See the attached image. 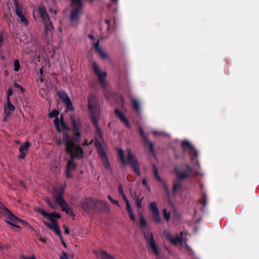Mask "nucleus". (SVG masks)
I'll return each mask as SVG.
<instances>
[{
    "label": "nucleus",
    "mask_w": 259,
    "mask_h": 259,
    "mask_svg": "<svg viewBox=\"0 0 259 259\" xmlns=\"http://www.w3.org/2000/svg\"><path fill=\"white\" fill-rule=\"evenodd\" d=\"M118 153L122 163L124 165L127 164V162L125 159L123 150L121 149H119L118 150Z\"/></svg>",
    "instance_id": "nucleus-28"
},
{
    "label": "nucleus",
    "mask_w": 259,
    "mask_h": 259,
    "mask_svg": "<svg viewBox=\"0 0 259 259\" xmlns=\"http://www.w3.org/2000/svg\"><path fill=\"white\" fill-rule=\"evenodd\" d=\"M66 176L67 178H70L72 177V176L71 175V169L67 168L66 172Z\"/></svg>",
    "instance_id": "nucleus-54"
},
{
    "label": "nucleus",
    "mask_w": 259,
    "mask_h": 259,
    "mask_svg": "<svg viewBox=\"0 0 259 259\" xmlns=\"http://www.w3.org/2000/svg\"><path fill=\"white\" fill-rule=\"evenodd\" d=\"M188 152L191 156L196 157L198 156L197 151L194 147H193L190 151H189Z\"/></svg>",
    "instance_id": "nucleus-40"
},
{
    "label": "nucleus",
    "mask_w": 259,
    "mask_h": 259,
    "mask_svg": "<svg viewBox=\"0 0 259 259\" xmlns=\"http://www.w3.org/2000/svg\"><path fill=\"white\" fill-rule=\"evenodd\" d=\"M46 202L47 203L49 206L54 209L56 208V205L53 204L49 199H47Z\"/></svg>",
    "instance_id": "nucleus-45"
},
{
    "label": "nucleus",
    "mask_w": 259,
    "mask_h": 259,
    "mask_svg": "<svg viewBox=\"0 0 259 259\" xmlns=\"http://www.w3.org/2000/svg\"><path fill=\"white\" fill-rule=\"evenodd\" d=\"M119 193L121 195L124 194L123 190L122 189V186L121 185H120L119 186Z\"/></svg>",
    "instance_id": "nucleus-59"
},
{
    "label": "nucleus",
    "mask_w": 259,
    "mask_h": 259,
    "mask_svg": "<svg viewBox=\"0 0 259 259\" xmlns=\"http://www.w3.org/2000/svg\"><path fill=\"white\" fill-rule=\"evenodd\" d=\"M14 70L16 72L20 70V65L19 61L18 60H15L14 62Z\"/></svg>",
    "instance_id": "nucleus-37"
},
{
    "label": "nucleus",
    "mask_w": 259,
    "mask_h": 259,
    "mask_svg": "<svg viewBox=\"0 0 259 259\" xmlns=\"http://www.w3.org/2000/svg\"><path fill=\"white\" fill-rule=\"evenodd\" d=\"M183 235L182 232H180V235H177L175 238H173L170 234H167L166 235V238L169 240L172 244L176 245L183 242Z\"/></svg>",
    "instance_id": "nucleus-21"
},
{
    "label": "nucleus",
    "mask_w": 259,
    "mask_h": 259,
    "mask_svg": "<svg viewBox=\"0 0 259 259\" xmlns=\"http://www.w3.org/2000/svg\"><path fill=\"white\" fill-rule=\"evenodd\" d=\"M14 87L20 89L21 93H23L24 92V89L23 88V87L16 82L14 83Z\"/></svg>",
    "instance_id": "nucleus-46"
},
{
    "label": "nucleus",
    "mask_w": 259,
    "mask_h": 259,
    "mask_svg": "<svg viewBox=\"0 0 259 259\" xmlns=\"http://www.w3.org/2000/svg\"><path fill=\"white\" fill-rule=\"evenodd\" d=\"M63 140L66 144V150L70 155L69 160L74 161L75 158L81 159L83 158L84 152L82 148L74 143V141L67 132L63 133Z\"/></svg>",
    "instance_id": "nucleus-2"
},
{
    "label": "nucleus",
    "mask_w": 259,
    "mask_h": 259,
    "mask_svg": "<svg viewBox=\"0 0 259 259\" xmlns=\"http://www.w3.org/2000/svg\"><path fill=\"white\" fill-rule=\"evenodd\" d=\"M31 146L29 142H25L19 147V151L20 154L19 156V159H24L25 158L26 153L28 152L29 148Z\"/></svg>",
    "instance_id": "nucleus-18"
},
{
    "label": "nucleus",
    "mask_w": 259,
    "mask_h": 259,
    "mask_svg": "<svg viewBox=\"0 0 259 259\" xmlns=\"http://www.w3.org/2000/svg\"><path fill=\"white\" fill-rule=\"evenodd\" d=\"M193 169L187 163L176 164L174 166V171L176 179L173 182L172 191L176 193L178 190L182 188V182L193 176Z\"/></svg>",
    "instance_id": "nucleus-1"
},
{
    "label": "nucleus",
    "mask_w": 259,
    "mask_h": 259,
    "mask_svg": "<svg viewBox=\"0 0 259 259\" xmlns=\"http://www.w3.org/2000/svg\"><path fill=\"white\" fill-rule=\"evenodd\" d=\"M147 225V222L144 217L141 215L140 220V226L141 228H145Z\"/></svg>",
    "instance_id": "nucleus-35"
},
{
    "label": "nucleus",
    "mask_w": 259,
    "mask_h": 259,
    "mask_svg": "<svg viewBox=\"0 0 259 259\" xmlns=\"http://www.w3.org/2000/svg\"><path fill=\"white\" fill-rule=\"evenodd\" d=\"M60 259H69L67 253L65 251H62V255L60 256Z\"/></svg>",
    "instance_id": "nucleus-47"
},
{
    "label": "nucleus",
    "mask_w": 259,
    "mask_h": 259,
    "mask_svg": "<svg viewBox=\"0 0 259 259\" xmlns=\"http://www.w3.org/2000/svg\"><path fill=\"white\" fill-rule=\"evenodd\" d=\"M199 203H201L204 207L207 205V196L205 193L202 194L201 198L199 199Z\"/></svg>",
    "instance_id": "nucleus-29"
},
{
    "label": "nucleus",
    "mask_w": 259,
    "mask_h": 259,
    "mask_svg": "<svg viewBox=\"0 0 259 259\" xmlns=\"http://www.w3.org/2000/svg\"><path fill=\"white\" fill-rule=\"evenodd\" d=\"M163 217L166 221L168 222L170 218V212H167V210L165 208L163 210Z\"/></svg>",
    "instance_id": "nucleus-34"
},
{
    "label": "nucleus",
    "mask_w": 259,
    "mask_h": 259,
    "mask_svg": "<svg viewBox=\"0 0 259 259\" xmlns=\"http://www.w3.org/2000/svg\"><path fill=\"white\" fill-rule=\"evenodd\" d=\"M157 181H158L161 184L164 182L165 181H164L159 176H158L157 177H156L155 178Z\"/></svg>",
    "instance_id": "nucleus-60"
},
{
    "label": "nucleus",
    "mask_w": 259,
    "mask_h": 259,
    "mask_svg": "<svg viewBox=\"0 0 259 259\" xmlns=\"http://www.w3.org/2000/svg\"><path fill=\"white\" fill-rule=\"evenodd\" d=\"M67 106V109L69 111H72L74 110V108L71 101V99L64 103Z\"/></svg>",
    "instance_id": "nucleus-31"
},
{
    "label": "nucleus",
    "mask_w": 259,
    "mask_h": 259,
    "mask_svg": "<svg viewBox=\"0 0 259 259\" xmlns=\"http://www.w3.org/2000/svg\"><path fill=\"white\" fill-rule=\"evenodd\" d=\"M132 107L136 111L137 114H140L141 112L140 103L136 99H133L132 101Z\"/></svg>",
    "instance_id": "nucleus-27"
},
{
    "label": "nucleus",
    "mask_w": 259,
    "mask_h": 259,
    "mask_svg": "<svg viewBox=\"0 0 259 259\" xmlns=\"http://www.w3.org/2000/svg\"><path fill=\"white\" fill-rule=\"evenodd\" d=\"M157 181H158L161 184L164 182L165 181H164L159 176H158L157 177H156L155 178Z\"/></svg>",
    "instance_id": "nucleus-61"
},
{
    "label": "nucleus",
    "mask_w": 259,
    "mask_h": 259,
    "mask_svg": "<svg viewBox=\"0 0 259 259\" xmlns=\"http://www.w3.org/2000/svg\"><path fill=\"white\" fill-rule=\"evenodd\" d=\"M60 122V121L59 120L58 118V117L55 118V119L54 120V124H55V125L56 126V128L57 131L58 132H61V129H60V127L59 126Z\"/></svg>",
    "instance_id": "nucleus-38"
},
{
    "label": "nucleus",
    "mask_w": 259,
    "mask_h": 259,
    "mask_svg": "<svg viewBox=\"0 0 259 259\" xmlns=\"http://www.w3.org/2000/svg\"><path fill=\"white\" fill-rule=\"evenodd\" d=\"M7 108H5V114L6 115V116L5 117L4 120L6 119V117H8L10 114L11 111H14L15 109V106L12 105L10 101V99H7Z\"/></svg>",
    "instance_id": "nucleus-23"
},
{
    "label": "nucleus",
    "mask_w": 259,
    "mask_h": 259,
    "mask_svg": "<svg viewBox=\"0 0 259 259\" xmlns=\"http://www.w3.org/2000/svg\"><path fill=\"white\" fill-rule=\"evenodd\" d=\"M126 204V210L129 212L132 211L133 210L131 205L130 203V202L128 203H125Z\"/></svg>",
    "instance_id": "nucleus-53"
},
{
    "label": "nucleus",
    "mask_w": 259,
    "mask_h": 259,
    "mask_svg": "<svg viewBox=\"0 0 259 259\" xmlns=\"http://www.w3.org/2000/svg\"><path fill=\"white\" fill-rule=\"evenodd\" d=\"M55 192L56 194L54 195L53 198L55 200L56 202L62 208L63 211H65L67 214L74 217L75 214L72 209L63 198L64 189L61 188L59 189H56L55 190Z\"/></svg>",
    "instance_id": "nucleus-3"
},
{
    "label": "nucleus",
    "mask_w": 259,
    "mask_h": 259,
    "mask_svg": "<svg viewBox=\"0 0 259 259\" xmlns=\"http://www.w3.org/2000/svg\"><path fill=\"white\" fill-rule=\"evenodd\" d=\"M114 112L116 116L122 123L124 124L127 128L131 129L132 128V125L130 124L128 119L125 116L124 114L121 111H120L118 108H116L115 109Z\"/></svg>",
    "instance_id": "nucleus-16"
},
{
    "label": "nucleus",
    "mask_w": 259,
    "mask_h": 259,
    "mask_svg": "<svg viewBox=\"0 0 259 259\" xmlns=\"http://www.w3.org/2000/svg\"><path fill=\"white\" fill-rule=\"evenodd\" d=\"M92 69H93L96 74L97 75L99 80L104 79V78L106 77L107 73L106 72H101L100 67L96 62H94L93 63Z\"/></svg>",
    "instance_id": "nucleus-20"
},
{
    "label": "nucleus",
    "mask_w": 259,
    "mask_h": 259,
    "mask_svg": "<svg viewBox=\"0 0 259 259\" xmlns=\"http://www.w3.org/2000/svg\"><path fill=\"white\" fill-rule=\"evenodd\" d=\"M139 132L141 137L142 138L145 145L148 146L151 153H154V144L149 141L148 137L145 135L144 131L141 127H139Z\"/></svg>",
    "instance_id": "nucleus-13"
},
{
    "label": "nucleus",
    "mask_w": 259,
    "mask_h": 259,
    "mask_svg": "<svg viewBox=\"0 0 259 259\" xmlns=\"http://www.w3.org/2000/svg\"><path fill=\"white\" fill-rule=\"evenodd\" d=\"M61 124L64 130L66 131L70 130L69 126L65 123V121H63Z\"/></svg>",
    "instance_id": "nucleus-50"
},
{
    "label": "nucleus",
    "mask_w": 259,
    "mask_h": 259,
    "mask_svg": "<svg viewBox=\"0 0 259 259\" xmlns=\"http://www.w3.org/2000/svg\"><path fill=\"white\" fill-rule=\"evenodd\" d=\"M22 259H36L34 255H32L30 257H25L24 256H23L22 257Z\"/></svg>",
    "instance_id": "nucleus-62"
},
{
    "label": "nucleus",
    "mask_w": 259,
    "mask_h": 259,
    "mask_svg": "<svg viewBox=\"0 0 259 259\" xmlns=\"http://www.w3.org/2000/svg\"><path fill=\"white\" fill-rule=\"evenodd\" d=\"M59 111L57 110H54L49 114V117L50 118H56L58 117L59 115Z\"/></svg>",
    "instance_id": "nucleus-39"
},
{
    "label": "nucleus",
    "mask_w": 259,
    "mask_h": 259,
    "mask_svg": "<svg viewBox=\"0 0 259 259\" xmlns=\"http://www.w3.org/2000/svg\"><path fill=\"white\" fill-rule=\"evenodd\" d=\"M100 81L101 82V85L103 87H105L106 86V83H105V81L104 80V79H102L101 80H100Z\"/></svg>",
    "instance_id": "nucleus-64"
},
{
    "label": "nucleus",
    "mask_w": 259,
    "mask_h": 259,
    "mask_svg": "<svg viewBox=\"0 0 259 259\" xmlns=\"http://www.w3.org/2000/svg\"><path fill=\"white\" fill-rule=\"evenodd\" d=\"M4 45V35L3 32H0V47H2Z\"/></svg>",
    "instance_id": "nucleus-51"
},
{
    "label": "nucleus",
    "mask_w": 259,
    "mask_h": 259,
    "mask_svg": "<svg viewBox=\"0 0 259 259\" xmlns=\"http://www.w3.org/2000/svg\"><path fill=\"white\" fill-rule=\"evenodd\" d=\"M127 164H129L131 165L134 172L137 176H140L141 174L140 164L138 160L135 157V156L133 154L132 150L130 149H128L127 150Z\"/></svg>",
    "instance_id": "nucleus-7"
},
{
    "label": "nucleus",
    "mask_w": 259,
    "mask_h": 259,
    "mask_svg": "<svg viewBox=\"0 0 259 259\" xmlns=\"http://www.w3.org/2000/svg\"><path fill=\"white\" fill-rule=\"evenodd\" d=\"M136 203L137 206L138 208H141L142 207V199L138 198L136 195Z\"/></svg>",
    "instance_id": "nucleus-43"
},
{
    "label": "nucleus",
    "mask_w": 259,
    "mask_h": 259,
    "mask_svg": "<svg viewBox=\"0 0 259 259\" xmlns=\"http://www.w3.org/2000/svg\"><path fill=\"white\" fill-rule=\"evenodd\" d=\"M81 207L86 212H89L91 209L93 210L94 199L90 197L86 198L81 203Z\"/></svg>",
    "instance_id": "nucleus-14"
},
{
    "label": "nucleus",
    "mask_w": 259,
    "mask_h": 259,
    "mask_svg": "<svg viewBox=\"0 0 259 259\" xmlns=\"http://www.w3.org/2000/svg\"><path fill=\"white\" fill-rule=\"evenodd\" d=\"M36 211L43 217L48 218L52 223L56 222L55 219H59L61 217V215L57 212L48 213L42 208H38Z\"/></svg>",
    "instance_id": "nucleus-12"
},
{
    "label": "nucleus",
    "mask_w": 259,
    "mask_h": 259,
    "mask_svg": "<svg viewBox=\"0 0 259 259\" xmlns=\"http://www.w3.org/2000/svg\"><path fill=\"white\" fill-rule=\"evenodd\" d=\"M72 6L75 5L76 7L74 8L71 11L70 15V21L73 24V26L77 25L79 19V14L82 9V5L81 4H73L72 3Z\"/></svg>",
    "instance_id": "nucleus-9"
},
{
    "label": "nucleus",
    "mask_w": 259,
    "mask_h": 259,
    "mask_svg": "<svg viewBox=\"0 0 259 259\" xmlns=\"http://www.w3.org/2000/svg\"><path fill=\"white\" fill-rule=\"evenodd\" d=\"M152 169H153L154 174L158 173V168L157 167V166H156V165L155 164H154L153 165Z\"/></svg>",
    "instance_id": "nucleus-56"
},
{
    "label": "nucleus",
    "mask_w": 259,
    "mask_h": 259,
    "mask_svg": "<svg viewBox=\"0 0 259 259\" xmlns=\"http://www.w3.org/2000/svg\"><path fill=\"white\" fill-rule=\"evenodd\" d=\"M94 0H92V3ZM73 4H81L82 5V0H71Z\"/></svg>",
    "instance_id": "nucleus-52"
},
{
    "label": "nucleus",
    "mask_w": 259,
    "mask_h": 259,
    "mask_svg": "<svg viewBox=\"0 0 259 259\" xmlns=\"http://www.w3.org/2000/svg\"><path fill=\"white\" fill-rule=\"evenodd\" d=\"M149 208L152 213V220L156 223L160 224L161 223V219L160 217L159 211L156 202H151L149 204Z\"/></svg>",
    "instance_id": "nucleus-11"
},
{
    "label": "nucleus",
    "mask_w": 259,
    "mask_h": 259,
    "mask_svg": "<svg viewBox=\"0 0 259 259\" xmlns=\"http://www.w3.org/2000/svg\"><path fill=\"white\" fill-rule=\"evenodd\" d=\"M161 185L162 186L163 190H164V191L166 193V195H167V197H169L170 196V191H169V189L168 188L167 183L165 182H164Z\"/></svg>",
    "instance_id": "nucleus-32"
},
{
    "label": "nucleus",
    "mask_w": 259,
    "mask_h": 259,
    "mask_svg": "<svg viewBox=\"0 0 259 259\" xmlns=\"http://www.w3.org/2000/svg\"><path fill=\"white\" fill-rule=\"evenodd\" d=\"M70 119L72 124L73 125L72 132L73 137L71 138L74 141L75 144L78 143L81 136V133L80 132L81 123L79 121H77L74 116H71Z\"/></svg>",
    "instance_id": "nucleus-8"
},
{
    "label": "nucleus",
    "mask_w": 259,
    "mask_h": 259,
    "mask_svg": "<svg viewBox=\"0 0 259 259\" xmlns=\"http://www.w3.org/2000/svg\"><path fill=\"white\" fill-rule=\"evenodd\" d=\"M181 147L183 149L184 152H186L190 151L194 147L189 141L184 140L181 143Z\"/></svg>",
    "instance_id": "nucleus-25"
},
{
    "label": "nucleus",
    "mask_w": 259,
    "mask_h": 259,
    "mask_svg": "<svg viewBox=\"0 0 259 259\" xmlns=\"http://www.w3.org/2000/svg\"><path fill=\"white\" fill-rule=\"evenodd\" d=\"M0 209H1L3 211V212L5 215H7V218L5 220V222L7 224L10 225L18 229H21V227L15 224V223H16L17 222H20L25 226L29 225L28 223L18 218L15 215L12 213V212L1 202Z\"/></svg>",
    "instance_id": "nucleus-4"
},
{
    "label": "nucleus",
    "mask_w": 259,
    "mask_h": 259,
    "mask_svg": "<svg viewBox=\"0 0 259 259\" xmlns=\"http://www.w3.org/2000/svg\"><path fill=\"white\" fill-rule=\"evenodd\" d=\"M65 228V233L67 235H69L70 233V231L69 229L67 227L64 226Z\"/></svg>",
    "instance_id": "nucleus-58"
},
{
    "label": "nucleus",
    "mask_w": 259,
    "mask_h": 259,
    "mask_svg": "<svg viewBox=\"0 0 259 259\" xmlns=\"http://www.w3.org/2000/svg\"><path fill=\"white\" fill-rule=\"evenodd\" d=\"M77 164L74 162V161H72V160H69L67 165V168L71 169V167H76Z\"/></svg>",
    "instance_id": "nucleus-41"
},
{
    "label": "nucleus",
    "mask_w": 259,
    "mask_h": 259,
    "mask_svg": "<svg viewBox=\"0 0 259 259\" xmlns=\"http://www.w3.org/2000/svg\"><path fill=\"white\" fill-rule=\"evenodd\" d=\"M152 169H153L154 174L158 173V168L157 167V166H156V165L155 164H154L153 165Z\"/></svg>",
    "instance_id": "nucleus-55"
},
{
    "label": "nucleus",
    "mask_w": 259,
    "mask_h": 259,
    "mask_svg": "<svg viewBox=\"0 0 259 259\" xmlns=\"http://www.w3.org/2000/svg\"><path fill=\"white\" fill-rule=\"evenodd\" d=\"M142 184L146 186V187L148 188V186L147 184V181L145 178H144L142 180Z\"/></svg>",
    "instance_id": "nucleus-57"
},
{
    "label": "nucleus",
    "mask_w": 259,
    "mask_h": 259,
    "mask_svg": "<svg viewBox=\"0 0 259 259\" xmlns=\"http://www.w3.org/2000/svg\"><path fill=\"white\" fill-rule=\"evenodd\" d=\"M38 13L44 26V33L46 36H47L49 32H51L54 29V27L44 6L39 7Z\"/></svg>",
    "instance_id": "nucleus-6"
},
{
    "label": "nucleus",
    "mask_w": 259,
    "mask_h": 259,
    "mask_svg": "<svg viewBox=\"0 0 259 259\" xmlns=\"http://www.w3.org/2000/svg\"><path fill=\"white\" fill-rule=\"evenodd\" d=\"M58 96L59 98L62 100L63 103L70 99L67 93L64 90L59 91L58 92Z\"/></svg>",
    "instance_id": "nucleus-26"
},
{
    "label": "nucleus",
    "mask_w": 259,
    "mask_h": 259,
    "mask_svg": "<svg viewBox=\"0 0 259 259\" xmlns=\"http://www.w3.org/2000/svg\"><path fill=\"white\" fill-rule=\"evenodd\" d=\"M44 223L46 227L53 231L54 233L59 236L60 239H62L61 230L56 222H53L50 224L49 222L44 221Z\"/></svg>",
    "instance_id": "nucleus-15"
},
{
    "label": "nucleus",
    "mask_w": 259,
    "mask_h": 259,
    "mask_svg": "<svg viewBox=\"0 0 259 259\" xmlns=\"http://www.w3.org/2000/svg\"><path fill=\"white\" fill-rule=\"evenodd\" d=\"M90 118L99 117L100 104L98 98L94 94L89 95L88 99Z\"/></svg>",
    "instance_id": "nucleus-5"
},
{
    "label": "nucleus",
    "mask_w": 259,
    "mask_h": 259,
    "mask_svg": "<svg viewBox=\"0 0 259 259\" xmlns=\"http://www.w3.org/2000/svg\"><path fill=\"white\" fill-rule=\"evenodd\" d=\"M99 117L91 118V120L92 124L95 126L96 128L95 134L96 136L101 140H103V134L101 131V128H100L98 121H99Z\"/></svg>",
    "instance_id": "nucleus-19"
},
{
    "label": "nucleus",
    "mask_w": 259,
    "mask_h": 259,
    "mask_svg": "<svg viewBox=\"0 0 259 259\" xmlns=\"http://www.w3.org/2000/svg\"><path fill=\"white\" fill-rule=\"evenodd\" d=\"M114 112L116 116L122 123L124 124L127 128L131 129L132 128V125L130 124L128 119L125 116L124 114L121 111H120L118 108H116L115 109Z\"/></svg>",
    "instance_id": "nucleus-17"
},
{
    "label": "nucleus",
    "mask_w": 259,
    "mask_h": 259,
    "mask_svg": "<svg viewBox=\"0 0 259 259\" xmlns=\"http://www.w3.org/2000/svg\"><path fill=\"white\" fill-rule=\"evenodd\" d=\"M95 145L98 150V152L100 156L101 160L108 158L105 151L104 150L101 146V144L99 140H96Z\"/></svg>",
    "instance_id": "nucleus-22"
},
{
    "label": "nucleus",
    "mask_w": 259,
    "mask_h": 259,
    "mask_svg": "<svg viewBox=\"0 0 259 259\" xmlns=\"http://www.w3.org/2000/svg\"><path fill=\"white\" fill-rule=\"evenodd\" d=\"M22 23H24L25 25H27L28 24V21L26 19L25 16L22 15L20 17H19Z\"/></svg>",
    "instance_id": "nucleus-42"
},
{
    "label": "nucleus",
    "mask_w": 259,
    "mask_h": 259,
    "mask_svg": "<svg viewBox=\"0 0 259 259\" xmlns=\"http://www.w3.org/2000/svg\"><path fill=\"white\" fill-rule=\"evenodd\" d=\"M144 236L147 242L148 243L149 245L152 249L154 253L156 255H158L160 253L159 249L158 247L156 245L155 242L153 234L150 233L148 232H144Z\"/></svg>",
    "instance_id": "nucleus-10"
},
{
    "label": "nucleus",
    "mask_w": 259,
    "mask_h": 259,
    "mask_svg": "<svg viewBox=\"0 0 259 259\" xmlns=\"http://www.w3.org/2000/svg\"><path fill=\"white\" fill-rule=\"evenodd\" d=\"M101 259H114L113 256L110 255L106 251L102 250L101 252Z\"/></svg>",
    "instance_id": "nucleus-30"
},
{
    "label": "nucleus",
    "mask_w": 259,
    "mask_h": 259,
    "mask_svg": "<svg viewBox=\"0 0 259 259\" xmlns=\"http://www.w3.org/2000/svg\"><path fill=\"white\" fill-rule=\"evenodd\" d=\"M102 161L103 162L104 166L105 168V169H110V162H109L108 158L102 159Z\"/></svg>",
    "instance_id": "nucleus-36"
},
{
    "label": "nucleus",
    "mask_w": 259,
    "mask_h": 259,
    "mask_svg": "<svg viewBox=\"0 0 259 259\" xmlns=\"http://www.w3.org/2000/svg\"><path fill=\"white\" fill-rule=\"evenodd\" d=\"M94 203H95V205H93L94 210H97L100 211L106 206V202L104 201L94 199Z\"/></svg>",
    "instance_id": "nucleus-24"
},
{
    "label": "nucleus",
    "mask_w": 259,
    "mask_h": 259,
    "mask_svg": "<svg viewBox=\"0 0 259 259\" xmlns=\"http://www.w3.org/2000/svg\"><path fill=\"white\" fill-rule=\"evenodd\" d=\"M97 53L100 55V56L103 59H107L108 58L107 55L104 53L102 50L98 51Z\"/></svg>",
    "instance_id": "nucleus-44"
},
{
    "label": "nucleus",
    "mask_w": 259,
    "mask_h": 259,
    "mask_svg": "<svg viewBox=\"0 0 259 259\" xmlns=\"http://www.w3.org/2000/svg\"><path fill=\"white\" fill-rule=\"evenodd\" d=\"M94 47L97 52L101 50L99 46V40L94 44Z\"/></svg>",
    "instance_id": "nucleus-48"
},
{
    "label": "nucleus",
    "mask_w": 259,
    "mask_h": 259,
    "mask_svg": "<svg viewBox=\"0 0 259 259\" xmlns=\"http://www.w3.org/2000/svg\"><path fill=\"white\" fill-rule=\"evenodd\" d=\"M14 4L15 8V13L22 11V7L19 5L17 0L14 1Z\"/></svg>",
    "instance_id": "nucleus-33"
},
{
    "label": "nucleus",
    "mask_w": 259,
    "mask_h": 259,
    "mask_svg": "<svg viewBox=\"0 0 259 259\" xmlns=\"http://www.w3.org/2000/svg\"><path fill=\"white\" fill-rule=\"evenodd\" d=\"M121 195L125 203L129 202V201L128 200L127 198H126V196L124 194H122Z\"/></svg>",
    "instance_id": "nucleus-63"
},
{
    "label": "nucleus",
    "mask_w": 259,
    "mask_h": 259,
    "mask_svg": "<svg viewBox=\"0 0 259 259\" xmlns=\"http://www.w3.org/2000/svg\"><path fill=\"white\" fill-rule=\"evenodd\" d=\"M13 92L12 89L9 88L8 90L7 94V99H10V96L13 95Z\"/></svg>",
    "instance_id": "nucleus-49"
}]
</instances>
